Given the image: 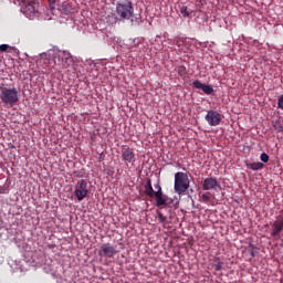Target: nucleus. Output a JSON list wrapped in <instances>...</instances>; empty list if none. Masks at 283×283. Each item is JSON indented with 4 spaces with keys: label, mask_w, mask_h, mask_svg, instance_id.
<instances>
[{
    "label": "nucleus",
    "mask_w": 283,
    "mask_h": 283,
    "mask_svg": "<svg viewBox=\"0 0 283 283\" xmlns=\"http://www.w3.org/2000/svg\"><path fill=\"white\" fill-rule=\"evenodd\" d=\"M0 101L4 105H17L19 103V91H17L14 87L8 88V87H1L0 86Z\"/></svg>",
    "instance_id": "1"
},
{
    "label": "nucleus",
    "mask_w": 283,
    "mask_h": 283,
    "mask_svg": "<svg viewBox=\"0 0 283 283\" xmlns=\"http://www.w3.org/2000/svg\"><path fill=\"white\" fill-rule=\"evenodd\" d=\"M189 189V177L185 172L175 174V191L179 196Z\"/></svg>",
    "instance_id": "2"
},
{
    "label": "nucleus",
    "mask_w": 283,
    "mask_h": 283,
    "mask_svg": "<svg viewBox=\"0 0 283 283\" xmlns=\"http://www.w3.org/2000/svg\"><path fill=\"white\" fill-rule=\"evenodd\" d=\"M36 6V0H22L21 12H23L28 19H34L39 17Z\"/></svg>",
    "instance_id": "3"
},
{
    "label": "nucleus",
    "mask_w": 283,
    "mask_h": 283,
    "mask_svg": "<svg viewBox=\"0 0 283 283\" xmlns=\"http://www.w3.org/2000/svg\"><path fill=\"white\" fill-rule=\"evenodd\" d=\"M116 13L120 19H132L134 14V7H132V2L117 3Z\"/></svg>",
    "instance_id": "4"
},
{
    "label": "nucleus",
    "mask_w": 283,
    "mask_h": 283,
    "mask_svg": "<svg viewBox=\"0 0 283 283\" xmlns=\"http://www.w3.org/2000/svg\"><path fill=\"white\" fill-rule=\"evenodd\" d=\"M74 189V195L78 202L85 200V198H87V195L90 193L85 179H81L80 181H77Z\"/></svg>",
    "instance_id": "5"
},
{
    "label": "nucleus",
    "mask_w": 283,
    "mask_h": 283,
    "mask_svg": "<svg viewBox=\"0 0 283 283\" xmlns=\"http://www.w3.org/2000/svg\"><path fill=\"white\" fill-rule=\"evenodd\" d=\"M57 59L60 61L59 69L65 70L70 67V64L72 63V55L67 51H62L57 54Z\"/></svg>",
    "instance_id": "6"
},
{
    "label": "nucleus",
    "mask_w": 283,
    "mask_h": 283,
    "mask_svg": "<svg viewBox=\"0 0 283 283\" xmlns=\"http://www.w3.org/2000/svg\"><path fill=\"white\" fill-rule=\"evenodd\" d=\"M206 120L210 127H218V125H220V120H222V115L216 111H208Z\"/></svg>",
    "instance_id": "7"
},
{
    "label": "nucleus",
    "mask_w": 283,
    "mask_h": 283,
    "mask_svg": "<svg viewBox=\"0 0 283 283\" xmlns=\"http://www.w3.org/2000/svg\"><path fill=\"white\" fill-rule=\"evenodd\" d=\"M116 253H118V250L111 243L103 244L99 250V255H104L105 258H114Z\"/></svg>",
    "instance_id": "8"
},
{
    "label": "nucleus",
    "mask_w": 283,
    "mask_h": 283,
    "mask_svg": "<svg viewBox=\"0 0 283 283\" xmlns=\"http://www.w3.org/2000/svg\"><path fill=\"white\" fill-rule=\"evenodd\" d=\"M154 188L156 189L154 198H156L157 207H163V205H167V197L163 195V188L160 187V184H156Z\"/></svg>",
    "instance_id": "9"
},
{
    "label": "nucleus",
    "mask_w": 283,
    "mask_h": 283,
    "mask_svg": "<svg viewBox=\"0 0 283 283\" xmlns=\"http://www.w3.org/2000/svg\"><path fill=\"white\" fill-rule=\"evenodd\" d=\"M220 185L218 184V180L213 177L206 178L203 180V189L205 191H211V189H218Z\"/></svg>",
    "instance_id": "10"
},
{
    "label": "nucleus",
    "mask_w": 283,
    "mask_h": 283,
    "mask_svg": "<svg viewBox=\"0 0 283 283\" xmlns=\"http://www.w3.org/2000/svg\"><path fill=\"white\" fill-rule=\"evenodd\" d=\"M145 193L149 198H154L156 196V189L154 190V187L151 186V180L150 179L147 180V184L145 186Z\"/></svg>",
    "instance_id": "11"
},
{
    "label": "nucleus",
    "mask_w": 283,
    "mask_h": 283,
    "mask_svg": "<svg viewBox=\"0 0 283 283\" xmlns=\"http://www.w3.org/2000/svg\"><path fill=\"white\" fill-rule=\"evenodd\" d=\"M283 229V220L273 223L272 235L275 237Z\"/></svg>",
    "instance_id": "12"
},
{
    "label": "nucleus",
    "mask_w": 283,
    "mask_h": 283,
    "mask_svg": "<svg viewBox=\"0 0 283 283\" xmlns=\"http://www.w3.org/2000/svg\"><path fill=\"white\" fill-rule=\"evenodd\" d=\"M122 156L126 163H132V160H134V151L130 149L124 150Z\"/></svg>",
    "instance_id": "13"
},
{
    "label": "nucleus",
    "mask_w": 283,
    "mask_h": 283,
    "mask_svg": "<svg viewBox=\"0 0 283 283\" xmlns=\"http://www.w3.org/2000/svg\"><path fill=\"white\" fill-rule=\"evenodd\" d=\"M248 167L250 169H252V171H260V169H264V164H262L260 161H255V163L248 165Z\"/></svg>",
    "instance_id": "14"
},
{
    "label": "nucleus",
    "mask_w": 283,
    "mask_h": 283,
    "mask_svg": "<svg viewBox=\"0 0 283 283\" xmlns=\"http://www.w3.org/2000/svg\"><path fill=\"white\" fill-rule=\"evenodd\" d=\"M205 94H213V87L210 85L203 84V87L201 88Z\"/></svg>",
    "instance_id": "15"
},
{
    "label": "nucleus",
    "mask_w": 283,
    "mask_h": 283,
    "mask_svg": "<svg viewBox=\"0 0 283 283\" xmlns=\"http://www.w3.org/2000/svg\"><path fill=\"white\" fill-rule=\"evenodd\" d=\"M8 50H15V49L8 45V44H1L0 45V52H8Z\"/></svg>",
    "instance_id": "16"
},
{
    "label": "nucleus",
    "mask_w": 283,
    "mask_h": 283,
    "mask_svg": "<svg viewBox=\"0 0 283 283\" xmlns=\"http://www.w3.org/2000/svg\"><path fill=\"white\" fill-rule=\"evenodd\" d=\"M193 87H196L197 90H202V87H205V84H202L200 81H195L192 83Z\"/></svg>",
    "instance_id": "17"
},
{
    "label": "nucleus",
    "mask_w": 283,
    "mask_h": 283,
    "mask_svg": "<svg viewBox=\"0 0 283 283\" xmlns=\"http://www.w3.org/2000/svg\"><path fill=\"white\" fill-rule=\"evenodd\" d=\"M260 158L262 163H269V155L266 153L261 154Z\"/></svg>",
    "instance_id": "18"
},
{
    "label": "nucleus",
    "mask_w": 283,
    "mask_h": 283,
    "mask_svg": "<svg viewBox=\"0 0 283 283\" xmlns=\"http://www.w3.org/2000/svg\"><path fill=\"white\" fill-rule=\"evenodd\" d=\"M180 13L182 17H189V11L187 10V7H181Z\"/></svg>",
    "instance_id": "19"
},
{
    "label": "nucleus",
    "mask_w": 283,
    "mask_h": 283,
    "mask_svg": "<svg viewBox=\"0 0 283 283\" xmlns=\"http://www.w3.org/2000/svg\"><path fill=\"white\" fill-rule=\"evenodd\" d=\"M157 216H158L159 222H165V220H167V218L163 216V212H158Z\"/></svg>",
    "instance_id": "20"
},
{
    "label": "nucleus",
    "mask_w": 283,
    "mask_h": 283,
    "mask_svg": "<svg viewBox=\"0 0 283 283\" xmlns=\"http://www.w3.org/2000/svg\"><path fill=\"white\" fill-rule=\"evenodd\" d=\"M277 105H279L280 109H283V95L281 97H279Z\"/></svg>",
    "instance_id": "21"
},
{
    "label": "nucleus",
    "mask_w": 283,
    "mask_h": 283,
    "mask_svg": "<svg viewBox=\"0 0 283 283\" xmlns=\"http://www.w3.org/2000/svg\"><path fill=\"white\" fill-rule=\"evenodd\" d=\"M201 198H202V200H203L205 202H209V200H210V198L208 197V195H202Z\"/></svg>",
    "instance_id": "22"
},
{
    "label": "nucleus",
    "mask_w": 283,
    "mask_h": 283,
    "mask_svg": "<svg viewBox=\"0 0 283 283\" xmlns=\"http://www.w3.org/2000/svg\"><path fill=\"white\" fill-rule=\"evenodd\" d=\"M216 271H222V264L218 263L214 265Z\"/></svg>",
    "instance_id": "23"
},
{
    "label": "nucleus",
    "mask_w": 283,
    "mask_h": 283,
    "mask_svg": "<svg viewBox=\"0 0 283 283\" xmlns=\"http://www.w3.org/2000/svg\"><path fill=\"white\" fill-rule=\"evenodd\" d=\"M49 2H50V6L52 7L54 6V3H56V0H49Z\"/></svg>",
    "instance_id": "24"
},
{
    "label": "nucleus",
    "mask_w": 283,
    "mask_h": 283,
    "mask_svg": "<svg viewBox=\"0 0 283 283\" xmlns=\"http://www.w3.org/2000/svg\"><path fill=\"white\" fill-rule=\"evenodd\" d=\"M277 132H283V127H282V126H279V127H277Z\"/></svg>",
    "instance_id": "25"
}]
</instances>
